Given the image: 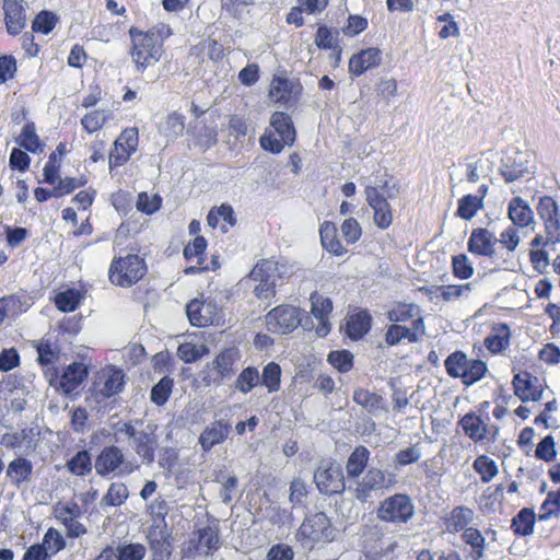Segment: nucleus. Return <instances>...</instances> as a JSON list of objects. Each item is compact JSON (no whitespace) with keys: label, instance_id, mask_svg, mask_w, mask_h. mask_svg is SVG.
<instances>
[{"label":"nucleus","instance_id":"1","mask_svg":"<svg viewBox=\"0 0 560 560\" xmlns=\"http://www.w3.org/2000/svg\"><path fill=\"white\" fill-rule=\"evenodd\" d=\"M158 425L153 422H144L135 419L126 422H117L114 425L116 442L124 435L129 439V445L145 465H151L155 459V451L159 446Z\"/></svg>","mask_w":560,"mask_h":560},{"label":"nucleus","instance_id":"2","mask_svg":"<svg viewBox=\"0 0 560 560\" xmlns=\"http://www.w3.org/2000/svg\"><path fill=\"white\" fill-rule=\"evenodd\" d=\"M145 273L144 259L136 254H128L113 259L108 277L113 284L128 288L141 280Z\"/></svg>","mask_w":560,"mask_h":560},{"label":"nucleus","instance_id":"3","mask_svg":"<svg viewBox=\"0 0 560 560\" xmlns=\"http://www.w3.org/2000/svg\"><path fill=\"white\" fill-rule=\"evenodd\" d=\"M129 34L132 39L130 54L138 71H143L160 60L162 47L154 33H143L131 27Z\"/></svg>","mask_w":560,"mask_h":560},{"label":"nucleus","instance_id":"4","mask_svg":"<svg viewBox=\"0 0 560 560\" xmlns=\"http://www.w3.org/2000/svg\"><path fill=\"white\" fill-rule=\"evenodd\" d=\"M447 374L454 378H460L463 384L470 386L480 381L488 369L483 361L469 360L463 351H454L444 361Z\"/></svg>","mask_w":560,"mask_h":560},{"label":"nucleus","instance_id":"5","mask_svg":"<svg viewBox=\"0 0 560 560\" xmlns=\"http://www.w3.org/2000/svg\"><path fill=\"white\" fill-rule=\"evenodd\" d=\"M240 359V350L235 347L220 351L205 368L206 385L221 386L225 381L231 380L237 372Z\"/></svg>","mask_w":560,"mask_h":560},{"label":"nucleus","instance_id":"6","mask_svg":"<svg viewBox=\"0 0 560 560\" xmlns=\"http://www.w3.org/2000/svg\"><path fill=\"white\" fill-rule=\"evenodd\" d=\"M95 471L103 478L124 477L139 468L127 460L124 452L115 445L105 446L97 455L94 463Z\"/></svg>","mask_w":560,"mask_h":560},{"label":"nucleus","instance_id":"7","mask_svg":"<svg viewBox=\"0 0 560 560\" xmlns=\"http://www.w3.org/2000/svg\"><path fill=\"white\" fill-rule=\"evenodd\" d=\"M415 506L409 495L396 493L380 503L376 511L378 520L383 522L402 524L412 518Z\"/></svg>","mask_w":560,"mask_h":560},{"label":"nucleus","instance_id":"8","mask_svg":"<svg viewBox=\"0 0 560 560\" xmlns=\"http://www.w3.org/2000/svg\"><path fill=\"white\" fill-rule=\"evenodd\" d=\"M284 266L273 259H265L258 262L250 275L259 281L254 289L255 295L260 300H268L275 295L276 279L283 276Z\"/></svg>","mask_w":560,"mask_h":560},{"label":"nucleus","instance_id":"9","mask_svg":"<svg viewBox=\"0 0 560 560\" xmlns=\"http://www.w3.org/2000/svg\"><path fill=\"white\" fill-rule=\"evenodd\" d=\"M314 482L326 495L341 493L346 489L342 468L331 460H323L314 472Z\"/></svg>","mask_w":560,"mask_h":560},{"label":"nucleus","instance_id":"10","mask_svg":"<svg viewBox=\"0 0 560 560\" xmlns=\"http://www.w3.org/2000/svg\"><path fill=\"white\" fill-rule=\"evenodd\" d=\"M499 173L508 184L517 182L535 173V165L526 153L516 151L502 158Z\"/></svg>","mask_w":560,"mask_h":560},{"label":"nucleus","instance_id":"11","mask_svg":"<svg viewBox=\"0 0 560 560\" xmlns=\"http://www.w3.org/2000/svg\"><path fill=\"white\" fill-rule=\"evenodd\" d=\"M300 310L292 305H280L266 315L267 329L273 334H289L301 324Z\"/></svg>","mask_w":560,"mask_h":560},{"label":"nucleus","instance_id":"12","mask_svg":"<svg viewBox=\"0 0 560 560\" xmlns=\"http://www.w3.org/2000/svg\"><path fill=\"white\" fill-rule=\"evenodd\" d=\"M298 537L311 542L332 539L330 520L323 512L306 516L298 530Z\"/></svg>","mask_w":560,"mask_h":560},{"label":"nucleus","instance_id":"13","mask_svg":"<svg viewBox=\"0 0 560 560\" xmlns=\"http://www.w3.org/2000/svg\"><path fill=\"white\" fill-rule=\"evenodd\" d=\"M139 143V132L137 128H127L122 130L114 142V148L109 153V167L124 165L132 153L136 152Z\"/></svg>","mask_w":560,"mask_h":560},{"label":"nucleus","instance_id":"14","mask_svg":"<svg viewBox=\"0 0 560 560\" xmlns=\"http://www.w3.org/2000/svg\"><path fill=\"white\" fill-rule=\"evenodd\" d=\"M537 213L545 225L548 240L559 242L560 237V209L557 201L550 196H542L537 205Z\"/></svg>","mask_w":560,"mask_h":560},{"label":"nucleus","instance_id":"15","mask_svg":"<svg viewBox=\"0 0 560 560\" xmlns=\"http://www.w3.org/2000/svg\"><path fill=\"white\" fill-rule=\"evenodd\" d=\"M498 237L485 228L474 229L468 238L467 248L472 255L485 256L495 261L499 259L497 250Z\"/></svg>","mask_w":560,"mask_h":560},{"label":"nucleus","instance_id":"16","mask_svg":"<svg viewBox=\"0 0 560 560\" xmlns=\"http://www.w3.org/2000/svg\"><path fill=\"white\" fill-rule=\"evenodd\" d=\"M387 485V478L382 469L371 467L361 480L355 482V487H349L357 500L366 502L374 491L383 490Z\"/></svg>","mask_w":560,"mask_h":560},{"label":"nucleus","instance_id":"17","mask_svg":"<svg viewBox=\"0 0 560 560\" xmlns=\"http://www.w3.org/2000/svg\"><path fill=\"white\" fill-rule=\"evenodd\" d=\"M364 194L366 202L374 211L373 220L375 225L381 230L389 228L393 223V212L384 194L378 188H365Z\"/></svg>","mask_w":560,"mask_h":560},{"label":"nucleus","instance_id":"18","mask_svg":"<svg viewBox=\"0 0 560 560\" xmlns=\"http://www.w3.org/2000/svg\"><path fill=\"white\" fill-rule=\"evenodd\" d=\"M311 313L318 319L319 324L316 328L318 337H325L330 331L329 315L332 312V301L324 294L314 291L310 296Z\"/></svg>","mask_w":560,"mask_h":560},{"label":"nucleus","instance_id":"19","mask_svg":"<svg viewBox=\"0 0 560 560\" xmlns=\"http://www.w3.org/2000/svg\"><path fill=\"white\" fill-rule=\"evenodd\" d=\"M514 394L523 401H539L542 398V388L538 384V378L529 373H518L514 375L513 381Z\"/></svg>","mask_w":560,"mask_h":560},{"label":"nucleus","instance_id":"20","mask_svg":"<svg viewBox=\"0 0 560 560\" xmlns=\"http://www.w3.org/2000/svg\"><path fill=\"white\" fill-rule=\"evenodd\" d=\"M424 334V323L422 317L412 320V327L408 328L401 324H393L388 327L385 340L388 345H398L401 340L407 339L409 342H417L421 335Z\"/></svg>","mask_w":560,"mask_h":560},{"label":"nucleus","instance_id":"21","mask_svg":"<svg viewBox=\"0 0 560 560\" xmlns=\"http://www.w3.org/2000/svg\"><path fill=\"white\" fill-rule=\"evenodd\" d=\"M23 0H3L4 21L9 34L18 35L26 26Z\"/></svg>","mask_w":560,"mask_h":560},{"label":"nucleus","instance_id":"22","mask_svg":"<svg viewBox=\"0 0 560 560\" xmlns=\"http://www.w3.org/2000/svg\"><path fill=\"white\" fill-rule=\"evenodd\" d=\"M231 431L228 421L221 419L207 425L199 436V443L203 451L208 452L217 444L223 443Z\"/></svg>","mask_w":560,"mask_h":560},{"label":"nucleus","instance_id":"23","mask_svg":"<svg viewBox=\"0 0 560 560\" xmlns=\"http://www.w3.org/2000/svg\"><path fill=\"white\" fill-rule=\"evenodd\" d=\"M382 51L378 48H368L353 55L349 61V71L355 77L363 74L366 70L381 63Z\"/></svg>","mask_w":560,"mask_h":560},{"label":"nucleus","instance_id":"24","mask_svg":"<svg viewBox=\"0 0 560 560\" xmlns=\"http://www.w3.org/2000/svg\"><path fill=\"white\" fill-rule=\"evenodd\" d=\"M302 88L299 82L283 77H275L270 83L269 96L275 102H289L296 97Z\"/></svg>","mask_w":560,"mask_h":560},{"label":"nucleus","instance_id":"25","mask_svg":"<svg viewBox=\"0 0 560 560\" xmlns=\"http://www.w3.org/2000/svg\"><path fill=\"white\" fill-rule=\"evenodd\" d=\"M88 376V369L81 362H73L66 368L60 380L59 387L65 394L74 392Z\"/></svg>","mask_w":560,"mask_h":560},{"label":"nucleus","instance_id":"26","mask_svg":"<svg viewBox=\"0 0 560 560\" xmlns=\"http://www.w3.org/2000/svg\"><path fill=\"white\" fill-rule=\"evenodd\" d=\"M125 385V374L121 370L115 369L109 372L102 385L95 388V397L97 402L110 398L119 394Z\"/></svg>","mask_w":560,"mask_h":560},{"label":"nucleus","instance_id":"27","mask_svg":"<svg viewBox=\"0 0 560 560\" xmlns=\"http://www.w3.org/2000/svg\"><path fill=\"white\" fill-rule=\"evenodd\" d=\"M508 215L513 224L520 228H527L534 223V212L528 202L521 197L510 200Z\"/></svg>","mask_w":560,"mask_h":560},{"label":"nucleus","instance_id":"28","mask_svg":"<svg viewBox=\"0 0 560 560\" xmlns=\"http://www.w3.org/2000/svg\"><path fill=\"white\" fill-rule=\"evenodd\" d=\"M212 308V304L205 305L202 301L195 299L186 305V314L192 326L206 327L213 323Z\"/></svg>","mask_w":560,"mask_h":560},{"label":"nucleus","instance_id":"29","mask_svg":"<svg viewBox=\"0 0 560 560\" xmlns=\"http://www.w3.org/2000/svg\"><path fill=\"white\" fill-rule=\"evenodd\" d=\"M510 327L504 323L494 324L491 334L485 339V346L492 353H500L510 345Z\"/></svg>","mask_w":560,"mask_h":560},{"label":"nucleus","instance_id":"30","mask_svg":"<svg viewBox=\"0 0 560 560\" xmlns=\"http://www.w3.org/2000/svg\"><path fill=\"white\" fill-rule=\"evenodd\" d=\"M475 512L467 506L454 508L445 520L446 529L451 533L465 532L469 528L468 525L472 523Z\"/></svg>","mask_w":560,"mask_h":560},{"label":"nucleus","instance_id":"31","mask_svg":"<svg viewBox=\"0 0 560 560\" xmlns=\"http://www.w3.org/2000/svg\"><path fill=\"white\" fill-rule=\"evenodd\" d=\"M270 126L280 136L287 145L293 144L295 140V128L291 117L283 112H276L271 115Z\"/></svg>","mask_w":560,"mask_h":560},{"label":"nucleus","instance_id":"32","mask_svg":"<svg viewBox=\"0 0 560 560\" xmlns=\"http://www.w3.org/2000/svg\"><path fill=\"white\" fill-rule=\"evenodd\" d=\"M33 474V464L31 460L19 457L10 462L7 468V477L11 479L12 483L20 487L23 482L31 479Z\"/></svg>","mask_w":560,"mask_h":560},{"label":"nucleus","instance_id":"33","mask_svg":"<svg viewBox=\"0 0 560 560\" xmlns=\"http://www.w3.org/2000/svg\"><path fill=\"white\" fill-rule=\"evenodd\" d=\"M370 458V451L363 446H357L348 457L346 464L347 476L350 479H357L364 471Z\"/></svg>","mask_w":560,"mask_h":560},{"label":"nucleus","instance_id":"34","mask_svg":"<svg viewBox=\"0 0 560 560\" xmlns=\"http://www.w3.org/2000/svg\"><path fill=\"white\" fill-rule=\"evenodd\" d=\"M320 242L323 247L329 253L341 256L347 249L337 237V229L334 223L325 221L319 229Z\"/></svg>","mask_w":560,"mask_h":560},{"label":"nucleus","instance_id":"35","mask_svg":"<svg viewBox=\"0 0 560 560\" xmlns=\"http://www.w3.org/2000/svg\"><path fill=\"white\" fill-rule=\"evenodd\" d=\"M370 328L371 316L366 312L355 313L347 320V335L353 340L362 338Z\"/></svg>","mask_w":560,"mask_h":560},{"label":"nucleus","instance_id":"36","mask_svg":"<svg viewBox=\"0 0 560 560\" xmlns=\"http://www.w3.org/2000/svg\"><path fill=\"white\" fill-rule=\"evenodd\" d=\"M128 495L129 491L124 482H113L107 492L101 499L100 506L102 509L108 506H120L126 502Z\"/></svg>","mask_w":560,"mask_h":560},{"label":"nucleus","instance_id":"37","mask_svg":"<svg viewBox=\"0 0 560 560\" xmlns=\"http://www.w3.org/2000/svg\"><path fill=\"white\" fill-rule=\"evenodd\" d=\"M460 425L465 434L474 441H480L487 434L486 423L472 412L467 413L462 418Z\"/></svg>","mask_w":560,"mask_h":560},{"label":"nucleus","instance_id":"38","mask_svg":"<svg viewBox=\"0 0 560 560\" xmlns=\"http://www.w3.org/2000/svg\"><path fill=\"white\" fill-rule=\"evenodd\" d=\"M535 513L533 510L524 508L512 520L511 528L521 536L530 535L534 530Z\"/></svg>","mask_w":560,"mask_h":560},{"label":"nucleus","instance_id":"39","mask_svg":"<svg viewBox=\"0 0 560 560\" xmlns=\"http://www.w3.org/2000/svg\"><path fill=\"white\" fill-rule=\"evenodd\" d=\"M82 294L75 289H68L59 292L55 298L56 307L63 312L69 313L75 311L81 304Z\"/></svg>","mask_w":560,"mask_h":560},{"label":"nucleus","instance_id":"40","mask_svg":"<svg viewBox=\"0 0 560 560\" xmlns=\"http://www.w3.org/2000/svg\"><path fill=\"white\" fill-rule=\"evenodd\" d=\"M18 142L25 150L33 153L42 152L44 148V144L40 142L36 133L34 122H27L24 125Z\"/></svg>","mask_w":560,"mask_h":560},{"label":"nucleus","instance_id":"41","mask_svg":"<svg viewBox=\"0 0 560 560\" xmlns=\"http://www.w3.org/2000/svg\"><path fill=\"white\" fill-rule=\"evenodd\" d=\"M463 540L471 547V557L474 560H479L485 556V537L475 528H466L462 535Z\"/></svg>","mask_w":560,"mask_h":560},{"label":"nucleus","instance_id":"42","mask_svg":"<svg viewBox=\"0 0 560 560\" xmlns=\"http://www.w3.org/2000/svg\"><path fill=\"white\" fill-rule=\"evenodd\" d=\"M353 400L368 412L373 413L382 408L383 398L368 389L358 388L353 393Z\"/></svg>","mask_w":560,"mask_h":560},{"label":"nucleus","instance_id":"43","mask_svg":"<svg viewBox=\"0 0 560 560\" xmlns=\"http://www.w3.org/2000/svg\"><path fill=\"white\" fill-rule=\"evenodd\" d=\"M184 129L185 117L177 112L170 114L161 125V132L168 139L177 138Z\"/></svg>","mask_w":560,"mask_h":560},{"label":"nucleus","instance_id":"44","mask_svg":"<svg viewBox=\"0 0 560 560\" xmlns=\"http://www.w3.org/2000/svg\"><path fill=\"white\" fill-rule=\"evenodd\" d=\"M388 319L395 324L406 323L413 320L419 315V306L416 304H397L387 313Z\"/></svg>","mask_w":560,"mask_h":560},{"label":"nucleus","instance_id":"45","mask_svg":"<svg viewBox=\"0 0 560 560\" xmlns=\"http://www.w3.org/2000/svg\"><path fill=\"white\" fill-rule=\"evenodd\" d=\"M68 470L75 476H85L92 470V458L88 451L78 452L68 463Z\"/></svg>","mask_w":560,"mask_h":560},{"label":"nucleus","instance_id":"46","mask_svg":"<svg viewBox=\"0 0 560 560\" xmlns=\"http://www.w3.org/2000/svg\"><path fill=\"white\" fill-rule=\"evenodd\" d=\"M482 207L483 202L480 197L466 195L458 200L456 214L462 219L471 220Z\"/></svg>","mask_w":560,"mask_h":560},{"label":"nucleus","instance_id":"47","mask_svg":"<svg viewBox=\"0 0 560 560\" xmlns=\"http://www.w3.org/2000/svg\"><path fill=\"white\" fill-rule=\"evenodd\" d=\"M260 381L259 372L254 366L244 369L235 381V389L243 394L249 393Z\"/></svg>","mask_w":560,"mask_h":560},{"label":"nucleus","instance_id":"48","mask_svg":"<svg viewBox=\"0 0 560 560\" xmlns=\"http://www.w3.org/2000/svg\"><path fill=\"white\" fill-rule=\"evenodd\" d=\"M199 544L207 548L206 555H212L220 547V530L218 526H206L198 530Z\"/></svg>","mask_w":560,"mask_h":560},{"label":"nucleus","instance_id":"49","mask_svg":"<svg viewBox=\"0 0 560 560\" xmlns=\"http://www.w3.org/2000/svg\"><path fill=\"white\" fill-rule=\"evenodd\" d=\"M472 466L483 482L491 481L499 472L495 462L486 455L478 456Z\"/></svg>","mask_w":560,"mask_h":560},{"label":"nucleus","instance_id":"50","mask_svg":"<svg viewBox=\"0 0 560 560\" xmlns=\"http://www.w3.org/2000/svg\"><path fill=\"white\" fill-rule=\"evenodd\" d=\"M173 378L170 376L162 377L151 389V400L156 406H163L170 398L173 389Z\"/></svg>","mask_w":560,"mask_h":560},{"label":"nucleus","instance_id":"51","mask_svg":"<svg viewBox=\"0 0 560 560\" xmlns=\"http://www.w3.org/2000/svg\"><path fill=\"white\" fill-rule=\"evenodd\" d=\"M119 560H143L147 548L140 542H122L116 548Z\"/></svg>","mask_w":560,"mask_h":560},{"label":"nucleus","instance_id":"52","mask_svg":"<svg viewBox=\"0 0 560 560\" xmlns=\"http://www.w3.org/2000/svg\"><path fill=\"white\" fill-rule=\"evenodd\" d=\"M307 485L301 477H295L290 482L289 487V501L292 508H298L304 504L307 498Z\"/></svg>","mask_w":560,"mask_h":560},{"label":"nucleus","instance_id":"53","mask_svg":"<svg viewBox=\"0 0 560 560\" xmlns=\"http://www.w3.org/2000/svg\"><path fill=\"white\" fill-rule=\"evenodd\" d=\"M338 35L339 33L337 31L332 32L327 26L322 25L317 28L314 43L319 49L336 50L338 44Z\"/></svg>","mask_w":560,"mask_h":560},{"label":"nucleus","instance_id":"54","mask_svg":"<svg viewBox=\"0 0 560 560\" xmlns=\"http://www.w3.org/2000/svg\"><path fill=\"white\" fill-rule=\"evenodd\" d=\"M281 369L275 362L268 363L262 371L261 382L270 393L280 388Z\"/></svg>","mask_w":560,"mask_h":560},{"label":"nucleus","instance_id":"55","mask_svg":"<svg viewBox=\"0 0 560 560\" xmlns=\"http://www.w3.org/2000/svg\"><path fill=\"white\" fill-rule=\"evenodd\" d=\"M63 154V144L60 143L56 151H54L49 158H48V162L45 164V167H44V172H43V175H44V180L47 183V184H55L57 178H58V172H59V163L57 161V158L58 155H62Z\"/></svg>","mask_w":560,"mask_h":560},{"label":"nucleus","instance_id":"56","mask_svg":"<svg viewBox=\"0 0 560 560\" xmlns=\"http://www.w3.org/2000/svg\"><path fill=\"white\" fill-rule=\"evenodd\" d=\"M207 247V241L203 236L197 235L191 243L185 246L184 257L187 260L197 259V264L201 265L205 261L203 254Z\"/></svg>","mask_w":560,"mask_h":560},{"label":"nucleus","instance_id":"57","mask_svg":"<svg viewBox=\"0 0 560 560\" xmlns=\"http://www.w3.org/2000/svg\"><path fill=\"white\" fill-rule=\"evenodd\" d=\"M327 361L338 371L346 373L352 369L353 355L348 350L331 351Z\"/></svg>","mask_w":560,"mask_h":560},{"label":"nucleus","instance_id":"58","mask_svg":"<svg viewBox=\"0 0 560 560\" xmlns=\"http://www.w3.org/2000/svg\"><path fill=\"white\" fill-rule=\"evenodd\" d=\"M542 513L539 520H549L552 516H558L560 513V489L558 491H550L546 500L541 504Z\"/></svg>","mask_w":560,"mask_h":560},{"label":"nucleus","instance_id":"59","mask_svg":"<svg viewBox=\"0 0 560 560\" xmlns=\"http://www.w3.org/2000/svg\"><path fill=\"white\" fill-rule=\"evenodd\" d=\"M208 349L206 346L198 348L191 342L180 343L177 348V357L185 363H191L200 359Z\"/></svg>","mask_w":560,"mask_h":560},{"label":"nucleus","instance_id":"60","mask_svg":"<svg viewBox=\"0 0 560 560\" xmlns=\"http://www.w3.org/2000/svg\"><path fill=\"white\" fill-rule=\"evenodd\" d=\"M57 16L48 11H42L38 13L33 21L32 28L34 32L48 34L50 33L57 23Z\"/></svg>","mask_w":560,"mask_h":560},{"label":"nucleus","instance_id":"61","mask_svg":"<svg viewBox=\"0 0 560 560\" xmlns=\"http://www.w3.org/2000/svg\"><path fill=\"white\" fill-rule=\"evenodd\" d=\"M453 272L459 279H468L474 275V267L465 254H459L452 259Z\"/></svg>","mask_w":560,"mask_h":560},{"label":"nucleus","instance_id":"62","mask_svg":"<svg viewBox=\"0 0 560 560\" xmlns=\"http://www.w3.org/2000/svg\"><path fill=\"white\" fill-rule=\"evenodd\" d=\"M556 443L552 435L545 436L537 445L535 455L537 458L545 462H552L556 456Z\"/></svg>","mask_w":560,"mask_h":560},{"label":"nucleus","instance_id":"63","mask_svg":"<svg viewBox=\"0 0 560 560\" xmlns=\"http://www.w3.org/2000/svg\"><path fill=\"white\" fill-rule=\"evenodd\" d=\"M416 560H460V557L452 549L434 551L424 549L419 552Z\"/></svg>","mask_w":560,"mask_h":560},{"label":"nucleus","instance_id":"64","mask_svg":"<svg viewBox=\"0 0 560 560\" xmlns=\"http://www.w3.org/2000/svg\"><path fill=\"white\" fill-rule=\"evenodd\" d=\"M294 551L287 544H276L271 546L266 555V560H293Z\"/></svg>","mask_w":560,"mask_h":560}]
</instances>
